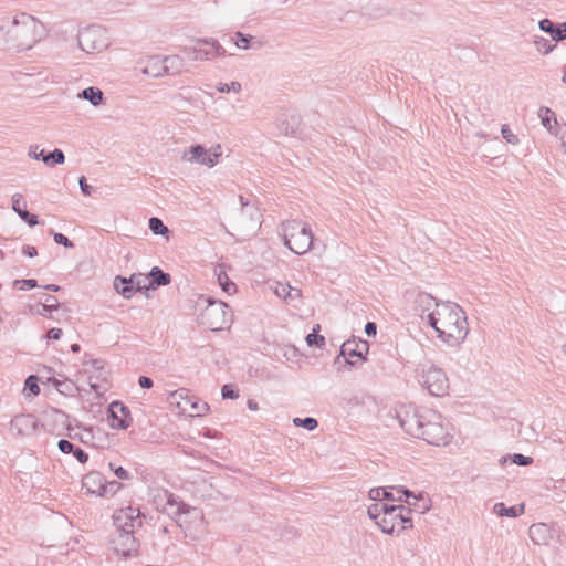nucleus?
Wrapping results in <instances>:
<instances>
[{"mask_svg":"<svg viewBox=\"0 0 566 566\" xmlns=\"http://www.w3.org/2000/svg\"><path fill=\"white\" fill-rule=\"evenodd\" d=\"M538 116L541 117L542 125L549 132V134L557 136L558 132L552 125V122H554L555 125L557 124L554 112L546 106H541Z\"/></svg>","mask_w":566,"mask_h":566,"instance_id":"27","label":"nucleus"},{"mask_svg":"<svg viewBox=\"0 0 566 566\" xmlns=\"http://www.w3.org/2000/svg\"><path fill=\"white\" fill-rule=\"evenodd\" d=\"M106 485L107 488H105V496L114 495L122 488V484L117 481H106Z\"/></svg>","mask_w":566,"mask_h":566,"instance_id":"57","label":"nucleus"},{"mask_svg":"<svg viewBox=\"0 0 566 566\" xmlns=\"http://www.w3.org/2000/svg\"><path fill=\"white\" fill-rule=\"evenodd\" d=\"M398 492L402 493V495L406 497L405 500L402 499V501L406 502L409 506H415L416 507L418 501L422 499V495L416 496L408 489L400 488V489H398Z\"/></svg>","mask_w":566,"mask_h":566,"instance_id":"45","label":"nucleus"},{"mask_svg":"<svg viewBox=\"0 0 566 566\" xmlns=\"http://www.w3.org/2000/svg\"><path fill=\"white\" fill-rule=\"evenodd\" d=\"M501 134L507 144L517 145L520 143L518 137L510 129L509 125L506 124L502 125Z\"/></svg>","mask_w":566,"mask_h":566,"instance_id":"46","label":"nucleus"},{"mask_svg":"<svg viewBox=\"0 0 566 566\" xmlns=\"http://www.w3.org/2000/svg\"><path fill=\"white\" fill-rule=\"evenodd\" d=\"M538 27L542 31L549 33L553 41L559 42L566 39V22L554 24L545 18L538 22Z\"/></svg>","mask_w":566,"mask_h":566,"instance_id":"23","label":"nucleus"},{"mask_svg":"<svg viewBox=\"0 0 566 566\" xmlns=\"http://www.w3.org/2000/svg\"><path fill=\"white\" fill-rule=\"evenodd\" d=\"M419 381L432 396L443 397L449 392L450 384L446 373L434 365L422 366Z\"/></svg>","mask_w":566,"mask_h":566,"instance_id":"6","label":"nucleus"},{"mask_svg":"<svg viewBox=\"0 0 566 566\" xmlns=\"http://www.w3.org/2000/svg\"><path fill=\"white\" fill-rule=\"evenodd\" d=\"M78 98L88 101L93 106H99L103 104L104 94L98 87L90 86L78 93Z\"/></svg>","mask_w":566,"mask_h":566,"instance_id":"28","label":"nucleus"},{"mask_svg":"<svg viewBox=\"0 0 566 566\" xmlns=\"http://www.w3.org/2000/svg\"><path fill=\"white\" fill-rule=\"evenodd\" d=\"M59 450L62 453H71L75 450V447L73 443H71L69 440L61 439L57 443Z\"/></svg>","mask_w":566,"mask_h":566,"instance_id":"56","label":"nucleus"},{"mask_svg":"<svg viewBox=\"0 0 566 566\" xmlns=\"http://www.w3.org/2000/svg\"><path fill=\"white\" fill-rule=\"evenodd\" d=\"M429 325L449 346L461 344L469 333L465 312L453 302H441L429 315Z\"/></svg>","mask_w":566,"mask_h":566,"instance_id":"1","label":"nucleus"},{"mask_svg":"<svg viewBox=\"0 0 566 566\" xmlns=\"http://www.w3.org/2000/svg\"><path fill=\"white\" fill-rule=\"evenodd\" d=\"M108 423L116 430H125L132 423L129 409L120 401H113L108 407Z\"/></svg>","mask_w":566,"mask_h":566,"instance_id":"14","label":"nucleus"},{"mask_svg":"<svg viewBox=\"0 0 566 566\" xmlns=\"http://www.w3.org/2000/svg\"><path fill=\"white\" fill-rule=\"evenodd\" d=\"M410 513H411V510L409 507H406L405 512H400V514H397L400 530H406V528L412 527V520H411Z\"/></svg>","mask_w":566,"mask_h":566,"instance_id":"41","label":"nucleus"},{"mask_svg":"<svg viewBox=\"0 0 566 566\" xmlns=\"http://www.w3.org/2000/svg\"><path fill=\"white\" fill-rule=\"evenodd\" d=\"M423 409L412 405H401L396 409V418L400 427L415 438H417L422 424Z\"/></svg>","mask_w":566,"mask_h":566,"instance_id":"9","label":"nucleus"},{"mask_svg":"<svg viewBox=\"0 0 566 566\" xmlns=\"http://www.w3.org/2000/svg\"><path fill=\"white\" fill-rule=\"evenodd\" d=\"M50 381H52L53 386L55 387V389L61 392V394H70L72 392L73 388H74V384L70 380H59L56 378H53V379H49Z\"/></svg>","mask_w":566,"mask_h":566,"instance_id":"37","label":"nucleus"},{"mask_svg":"<svg viewBox=\"0 0 566 566\" xmlns=\"http://www.w3.org/2000/svg\"><path fill=\"white\" fill-rule=\"evenodd\" d=\"M62 336V329L61 328H51L48 333H46V337L49 339H53V340H57L60 339Z\"/></svg>","mask_w":566,"mask_h":566,"instance_id":"62","label":"nucleus"},{"mask_svg":"<svg viewBox=\"0 0 566 566\" xmlns=\"http://www.w3.org/2000/svg\"><path fill=\"white\" fill-rule=\"evenodd\" d=\"M221 395L223 399H235L239 397V392L234 390L232 385H224L221 389Z\"/></svg>","mask_w":566,"mask_h":566,"instance_id":"52","label":"nucleus"},{"mask_svg":"<svg viewBox=\"0 0 566 566\" xmlns=\"http://www.w3.org/2000/svg\"><path fill=\"white\" fill-rule=\"evenodd\" d=\"M138 384L144 389H149L153 387V380L146 376H140L138 379Z\"/></svg>","mask_w":566,"mask_h":566,"instance_id":"64","label":"nucleus"},{"mask_svg":"<svg viewBox=\"0 0 566 566\" xmlns=\"http://www.w3.org/2000/svg\"><path fill=\"white\" fill-rule=\"evenodd\" d=\"M59 308V301L53 295H44V303L42 305V311L39 312L42 316H48L52 311H56Z\"/></svg>","mask_w":566,"mask_h":566,"instance_id":"32","label":"nucleus"},{"mask_svg":"<svg viewBox=\"0 0 566 566\" xmlns=\"http://www.w3.org/2000/svg\"><path fill=\"white\" fill-rule=\"evenodd\" d=\"M167 75L179 74L182 72L184 59L179 55H168L164 57Z\"/></svg>","mask_w":566,"mask_h":566,"instance_id":"29","label":"nucleus"},{"mask_svg":"<svg viewBox=\"0 0 566 566\" xmlns=\"http://www.w3.org/2000/svg\"><path fill=\"white\" fill-rule=\"evenodd\" d=\"M114 289L124 298L129 300L135 291H143L150 289L148 286V275L142 273H134L130 277L117 275L114 279Z\"/></svg>","mask_w":566,"mask_h":566,"instance_id":"10","label":"nucleus"},{"mask_svg":"<svg viewBox=\"0 0 566 566\" xmlns=\"http://www.w3.org/2000/svg\"><path fill=\"white\" fill-rule=\"evenodd\" d=\"M171 282V277L168 273H165L160 268L154 266L148 274V286L156 289L158 286L168 285Z\"/></svg>","mask_w":566,"mask_h":566,"instance_id":"26","label":"nucleus"},{"mask_svg":"<svg viewBox=\"0 0 566 566\" xmlns=\"http://www.w3.org/2000/svg\"><path fill=\"white\" fill-rule=\"evenodd\" d=\"M251 40H253L252 35L244 34L242 32H237L234 44L239 49L248 50L250 48Z\"/></svg>","mask_w":566,"mask_h":566,"instance_id":"43","label":"nucleus"},{"mask_svg":"<svg viewBox=\"0 0 566 566\" xmlns=\"http://www.w3.org/2000/svg\"><path fill=\"white\" fill-rule=\"evenodd\" d=\"M319 329H321V326H319V324H317L316 326L313 327L312 333H310L306 336V343L308 346L315 345L317 347H323L325 345L324 336L318 335Z\"/></svg>","mask_w":566,"mask_h":566,"instance_id":"33","label":"nucleus"},{"mask_svg":"<svg viewBox=\"0 0 566 566\" xmlns=\"http://www.w3.org/2000/svg\"><path fill=\"white\" fill-rule=\"evenodd\" d=\"M367 514L378 525V522H380V520H382V517H384L382 510H381V503H374V504L369 505L368 510H367Z\"/></svg>","mask_w":566,"mask_h":566,"instance_id":"40","label":"nucleus"},{"mask_svg":"<svg viewBox=\"0 0 566 566\" xmlns=\"http://www.w3.org/2000/svg\"><path fill=\"white\" fill-rule=\"evenodd\" d=\"M14 285H19V289L24 291V290H30V289L36 287L38 282L34 279H23V280H15Z\"/></svg>","mask_w":566,"mask_h":566,"instance_id":"51","label":"nucleus"},{"mask_svg":"<svg viewBox=\"0 0 566 566\" xmlns=\"http://www.w3.org/2000/svg\"><path fill=\"white\" fill-rule=\"evenodd\" d=\"M45 35L41 21L28 13L18 14L7 30V44L17 51L33 48Z\"/></svg>","mask_w":566,"mask_h":566,"instance_id":"2","label":"nucleus"},{"mask_svg":"<svg viewBox=\"0 0 566 566\" xmlns=\"http://www.w3.org/2000/svg\"><path fill=\"white\" fill-rule=\"evenodd\" d=\"M149 229L156 235H166L169 232L164 222L156 217L149 219Z\"/></svg>","mask_w":566,"mask_h":566,"instance_id":"35","label":"nucleus"},{"mask_svg":"<svg viewBox=\"0 0 566 566\" xmlns=\"http://www.w3.org/2000/svg\"><path fill=\"white\" fill-rule=\"evenodd\" d=\"M499 516L517 517L524 512L523 505L506 507L504 503H496L493 509Z\"/></svg>","mask_w":566,"mask_h":566,"instance_id":"30","label":"nucleus"},{"mask_svg":"<svg viewBox=\"0 0 566 566\" xmlns=\"http://www.w3.org/2000/svg\"><path fill=\"white\" fill-rule=\"evenodd\" d=\"M77 43L86 53L101 52L109 44L105 29L99 25H91L80 31Z\"/></svg>","mask_w":566,"mask_h":566,"instance_id":"7","label":"nucleus"},{"mask_svg":"<svg viewBox=\"0 0 566 566\" xmlns=\"http://www.w3.org/2000/svg\"><path fill=\"white\" fill-rule=\"evenodd\" d=\"M29 156L31 158H33L34 160H42L43 161V158H45V153H44L43 149L39 150V146L38 145H33L29 149Z\"/></svg>","mask_w":566,"mask_h":566,"instance_id":"55","label":"nucleus"},{"mask_svg":"<svg viewBox=\"0 0 566 566\" xmlns=\"http://www.w3.org/2000/svg\"><path fill=\"white\" fill-rule=\"evenodd\" d=\"M289 294L290 295H287V300H285V302L291 304H293L294 302H298L302 296L301 290L293 286H291V293Z\"/></svg>","mask_w":566,"mask_h":566,"instance_id":"58","label":"nucleus"},{"mask_svg":"<svg viewBox=\"0 0 566 566\" xmlns=\"http://www.w3.org/2000/svg\"><path fill=\"white\" fill-rule=\"evenodd\" d=\"M73 454L74 457L77 459V461L80 463H86L87 460H88V455L86 452H84L82 449L80 448H75V450L73 451Z\"/></svg>","mask_w":566,"mask_h":566,"instance_id":"61","label":"nucleus"},{"mask_svg":"<svg viewBox=\"0 0 566 566\" xmlns=\"http://www.w3.org/2000/svg\"><path fill=\"white\" fill-rule=\"evenodd\" d=\"M534 45L536 50L543 54L551 53L555 48V45L551 44L544 36H534Z\"/></svg>","mask_w":566,"mask_h":566,"instance_id":"36","label":"nucleus"},{"mask_svg":"<svg viewBox=\"0 0 566 566\" xmlns=\"http://www.w3.org/2000/svg\"><path fill=\"white\" fill-rule=\"evenodd\" d=\"M154 503L158 511L170 516L176 523H185L182 512L188 507L178 496L167 490L159 491L154 496Z\"/></svg>","mask_w":566,"mask_h":566,"instance_id":"8","label":"nucleus"},{"mask_svg":"<svg viewBox=\"0 0 566 566\" xmlns=\"http://www.w3.org/2000/svg\"><path fill=\"white\" fill-rule=\"evenodd\" d=\"M184 161L190 164H200L212 168L217 165V159L212 158L208 149L202 145H193L188 150L184 151L181 156Z\"/></svg>","mask_w":566,"mask_h":566,"instance_id":"18","label":"nucleus"},{"mask_svg":"<svg viewBox=\"0 0 566 566\" xmlns=\"http://www.w3.org/2000/svg\"><path fill=\"white\" fill-rule=\"evenodd\" d=\"M381 510H382V515H392L395 513H399V512H405L406 511V506L403 505H389V504H386V503H381Z\"/></svg>","mask_w":566,"mask_h":566,"instance_id":"49","label":"nucleus"},{"mask_svg":"<svg viewBox=\"0 0 566 566\" xmlns=\"http://www.w3.org/2000/svg\"><path fill=\"white\" fill-rule=\"evenodd\" d=\"M82 485L87 493L105 496L106 479L99 472H90L84 475Z\"/></svg>","mask_w":566,"mask_h":566,"instance_id":"19","label":"nucleus"},{"mask_svg":"<svg viewBox=\"0 0 566 566\" xmlns=\"http://www.w3.org/2000/svg\"><path fill=\"white\" fill-rule=\"evenodd\" d=\"M293 423L296 427H303L310 431L314 430L318 426V421L315 418L307 417V418H294Z\"/></svg>","mask_w":566,"mask_h":566,"instance_id":"39","label":"nucleus"},{"mask_svg":"<svg viewBox=\"0 0 566 566\" xmlns=\"http://www.w3.org/2000/svg\"><path fill=\"white\" fill-rule=\"evenodd\" d=\"M398 513H395L392 515H385L380 522H378V526L381 528V531L386 534H392L396 530V526L399 525L398 523Z\"/></svg>","mask_w":566,"mask_h":566,"instance_id":"31","label":"nucleus"},{"mask_svg":"<svg viewBox=\"0 0 566 566\" xmlns=\"http://www.w3.org/2000/svg\"><path fill=\"white\" fill-rule=\"evenodd\" d=\"M417 438L432 446H448L452 439L451 427L439 412L423 409L422 424Z\"/></svg>","mask_w":566,"mask_h":566,"instance_id":"4","label":"nucleus"},{"mask_svg":"<svg viewBox=\"0 0 566 566\" xmlns=\"http://www.w3.org/2000/svg\"><path fill=\"white\" fill-rule=\"evenodd\" d=\"M112 547L116 554L123 557H129L137 553L138 544L134 533L116 531L112 539Z\"/></svg>","mask_w":566,"mask_h":566,"instance_id":"15","label":"nucleus"},{"mask_svg":"<svg viewBox=\"0 0 566 566\" xmlns=\"http://www.w3.org/2000/svg\"><path fill=\"white\" fill-rule=\"evenodd\" d=\"M381 491H384L382 488H374L369 491V497L373 501H376V503H380L382 500Z\"/></svg>","mask_w":566,"mask_h":566,"instance_id":"60","label":"nucleus"},{"mask_svg":"<svg viewBox=\"0 0 566 566\" xmlns=\"http://www.w3.org/2000/svg\"><path fill=\"white\" fill-rule=\"evenodd\" d=\"M511 460L513 463L521 465V467H526V465H530L533 463V458L521 454V453H515Z\"/></svg>","mask_w":566,"mask_h":566,"instance_id":"50","label":"nucleus"},{"mask_svg":"<svg viewBox=\"0 0 566 566\" xmlns=\"http://www.w3.org/2000/svg\"><path fill=\"white\" fill-rule=\"evenodd\" d=\"M369 350V344L363 339H352L343 343L340 346V356L350 366H357L366 360Z\"/></svg>","mask_w":566,"mask_h":566,"instance_id":"12","label":"nucleus"},{"mask_svg":"<svg viewBox=\"0 0 566 566\" xmlns=\"http://www.w3.org/2000/svg\"><path fill=\"white\" fill-rule=\"evenodd\" d=\"M365 333L367 334V336L369 337H374L376 336V333H377V325L374 323V322H368L366 325H365Z\"/></svg>","mask_w":566,"mask_h":566,"instance_id":"63","label":"nucleus"},{"mask_svg":"<svg viewBox=\"0 0 566 566\" xmlns=\"http://www.w3.org/2000/svg\"><path fill=\"white\" fill-rule=\"evenodd\" d=\"M116 531L135 533L142 527V513L138 507L127 506L116 511L113 515Z\"/></svg>","mask_w":566,"mask_h":566,"instance_id":"11","label":"nucleus"},{"mask_svg":"<svg viewBox=\"0 0 566 566\" xmlns=\"http://www.w3.org/2000/svg\"><path fill=\"white\" fill-rule=\"evenodd\" d=\"M239 200L241 203V211L240 220L237 222L238 229L242 231L249 228L254 229L260 219L258 209L253 205H250L242 195L239 196Z\"/></svg>","mask_w":566,"mask_h":566,"instance_id":"16","label":"nucleus"},{"mask_svg":"<svg viewBox=\"0 0 566 566\" xmlns=\"http://www.w3.org/2000/svg\"><path fill=\"white\" fill-rule=\"evenodd\" d=\"M273 292L284 301L287 300L291 293V285L289 283L276 282L273 286Z\"/></svg>","mask_w":566,"mask_h":566,"instance_id":"44","label":"nucleus"},{"mask_svg":"<svg viewBox=\"0 0 566 566\" xmlns=\"http://www.w3.org/2000/svg\"><path fill=\"white\" fill-rule=\"evenodd\" d=\"M32 422L31 416H18L11 421V427L21 432L23 427H28Z\"/></svg>","mask_w":566,"mask_h":566,"instance_id":"47","label":"nucleus"},{"mask_svg":"<svg viewBox=\"0 0 566 566\" xmlns=\"http://www.w3.org/2000/svg\"><path fill=\"white\" fill-rule=\"evenodd\" d=\"M24 391H27V395H33L36 396L40 392V387L38 385V377L34 375L29 376L25 379L24 382Z\"/></svg>","mask_w":566,"mask_h":566,"instance_id":"38","label":"nucleus"},{"mask_svg":"<svg viewBox=\"0 0 566 566\" xmlns=\"http://www.w3.org/2000/svg\"><path fill=\"white\" fill-rule=\"evenodd\" d=\"M199 43L210 45L209 49L202 48H185L182 51L190 61H205L216 56L226 55V49L213 39L199 40Z\"/></svg>","mask_w":566,"mask_h":566,"instance_id":"13","label":"nucleus"},{"mask_svg":"<svg viewBox=\"0 0 566 566\" xmlns=\"http://www.w3.org/2000/svg\"><path fill=\"white\" fill-rule=\"evenodd\" d=\"M142 72L145 75L151 77H160L167 75V67L165 66L164 57H160L158 55L149 57Z\"/></svg>","mask_w":566,"mask_h":566,"instance_id":"24","label":"nucleus"},{"mask_svg":"<svg viewBox=\"0 0 566 566\" xmlns=\"http://www.w3.org/2000/svg\"><path fill=\"white\" fill-rule=\"evenodd\" d=\"M196 308L200 310L198 323L210 331L224 329L231 323L228 305L222 301L217 302L208 296L200 295L196 302Z\"/></svg>","mask_w":566,"mask_h":566,"instance_id":"3","label":"nucleus"},{"mask_svg":"<svg viewBox=\"0 0 566 566\" xmlns=\"http://www.w3.org/2000/svg\"><path fill=\"white\" fill-rule=\"evenodd\" d=\"M440 304L441 302H438L431 294L419 292L412 301V311L422 319L427 317V321L429 322L430 313H432L433 310L437 308V305Z\"/></svg>","mask_w":566,"mask_h":566,"instance_id":"17","label":"nucleus"},{"mask_svg":"<svg viewBox=\"0 0 566 566\" xmlns=\"http://www.w3.org/2000/svg\"><path fill=\"white\" fill-rule=\"evenodd\" d=\"M27 202L21 193H14L12 196V209L18 216L27 222L30 227H34L39 223L38 216L30 213L27 209Z\"/></svg>","mask_w":566,"mask_h":566,"instance_id":"20","label":"nucleus"},{"mask_svg":"<svg viewBox=\"0 0 566 566\" xmlns=\"http://www.w3.org/2000/svg\"><path fill=\"white\" fill-rule=\"evenodd\" d=\"M180 399L185 400L184 410H186L187 405L190 406V415L191 416H203L208 412L209 406L207 402L199 401L188 396V391L186 389H179L175 392Z\"/></svg>","mask_w":566,"mask_h":566,"instance_id":"21","label":"nucleus"},{"mask_svg":"<svg viewBox=\"0 0 566 566\" xmlns=\"http://www.w3.org/2000/svg\"><path fill=\"white\" fill-rule=\"evenodd\" d=\"M53 239H54L55 243L61 244L65 248H69V249L74 248L73 242L70 241L69 238L62 233H54Z\"/></svg>","mask_w":566,"mask_h":566,"instance_id":"54","label":"nucleus"},{"mask_svg":"<svg viewBox=\"0 0 566 566\" xmlns=\"http://www.w3.org/2000/svg\"><path fill=\"white\" fill-rule=\"evenodd\" d=\"M284 244L295 254H304L312 249L313 233L306 223L287 220L282 223Z\"/></svg>","mask_w":566,"mask_h":566,"instance_id":"5","label":"nucleus"},{"mask_svg":"<svg viewBox=\"0 0 566 566\" xmlns=\"http://www.w3.org/2000/svg\"><path fill=\"white\" fill-rule=\"evenodd\" d=\"M218 281H219V284L221 285L222 290L226 293L232 294L235 292V290H237L235 284L229 280V277L227 276L226 273L219 274Z\"/></svg>","mask_w":566,"mask_h":566,"instance_id":"42","label":"nucleus"},{"mask_svg":"<svg viewBox=\"0 0 566 566\" xmlns=\"http://www.w3.org/2000/svg\"><path fill=\"white\" fill-rule=\"evenodd\" d=\"M65 161L64 153L61 149H54L53 151L45 155L43 158V163L53 166V165H62Z\"/></svg>","mask_w":566,"mask_h":566,"instance_id":"34","label":"nucleus"},{"mask_svg":"<svg viewBox=\"0 0 566 566\" xmlns=\"http://www.w3.org/2000/svg\"><path fill=\"white\" fill-rule=\"evenodd\" d=\"M528 535L531 541L536 545H545L552 537L549 527L544 523L531 525L528 528Z\"/></svg>","mask_w":566,"mask_h":566,"instance_id":"25","label":"nucleus"},{"mask_svg":"<svg viewBox=\"0 0 566 566\" xmlns=\"http://www.w3.org/2000/svg\"><path fill=\"white\" fill-rule=\"evenodd\" d=\"M182 515H185L184 520L185 523H176L180 528L185 531L186 536H188V531H190L191 526H201L203 522L202 513L199 509L188 506L182 512Z\"/></svg>","mask_w":566,"mask_h":566,"instance_id":"22","label":"nucleus"},{"mask_svg":"<svg viewBox=\"0 0 566 566\" xmlns=\"http://www.w3.org/2000/svg\"><path fill=\"white\" fill-rule=\"evenodd\" d=\"M109 468L118 479L129 480L130 475L123 467H115L113 463H109Z\"/></svg>","mask_w":566,"mask_h":566,"instance_id":"53","label":"nucleus"},{"mask_svg":"<svg viewBox=\"0 0 566 566\" xmlns=\"http://www.w3.org/2000/svg\"><path fill=\"white\" fill-rule=\"evenodd\" d=\"M78 185H80V188H81V191L83 192V195H85V196L92 195L93 188L87 184L86 178L84 176H82L78 179Z\"/></svg>","mask_w":566,"mask_h":566,"instance_id":"59","label":"nucleus"},{"mask_svg":"<svg viewBox=\"0 0 566 566\" xmlns=\"http://www.w3.org/2000/svg\"><path fill=\"white\" fill-rule=\"evenodd\" d=\"M242 86L239 82L237 81H233L229 84L227 83H219V85L217 86V90L220 92V93H229V92H234V93H239L241 91Z\"/></svg>","mask_w":566,"mask_h":566,"instance_id":"48","label":"nucleus"}]
</instances>
